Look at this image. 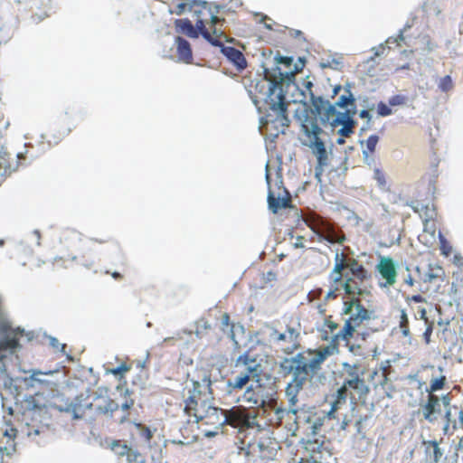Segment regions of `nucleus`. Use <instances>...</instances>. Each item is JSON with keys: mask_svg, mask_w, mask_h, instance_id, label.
Returning a JSON list of instances; mask_svg holds the SVG:
<instances>
[{"mask_svg": "<svg viewBox=\"0 0 463 463\" xmlns=\"http://www.w3.org/2000/svg\"><path fill=\"white\" fill-rule=\"evenodd\" d=\"M439 87L442 91H449L453 88L451 77L447 75L440 79Z\"/></svg>", "mask_w": 463, "mask_h": 463, "instance_id": "obj_40", "label": "nucleus"}, {"mask_svg": "<svg viewBox=\"0 0 463 463\" xmlns=\"http://www.w3.org/2000/svg\"><path fill=\"white\" fill-rule=\"evenodd\" d=\"M82 265L86 266V267H90L92 266L93 264V261H90V262H81Z\"/></svg>", "mask_w": 463, "mask_h": 463, "instance_id": "obj_64", "label": "nucleus"}, {"mask_svg": "<svg viewBox=\"0 0 463 463\" xmlns=\"http://www.w3.org/2000/svg\"><path fill=\"white\" fill-rule=\"evenodd\" d=\"M111 450L115 453L118 457H125L128 452L130 450V447H128L125 442L122 440L117 439L113 440L110 444Z\"/></svg>", "mask_w": 463, "mask_h": 463, "instance_id": "obj_28", "label": "nucleus"}, {"mask_svg": "<svg viewBox=\"0 0 463 463\" xmlns=\"http://www.w3.org/2000/svg\"><path fill=\"white\" fill-rule=\"evenodd\" d=\"M118 404L114 400L110 398H105L103 399L102 404H98L96 406V411L99 414L106 415V416H112L113 412L118 411Z\"/></svg>", "mask_w": 463, "mask_h": 463, "instance_id": "obj_25", "label": "nucleus"}, {"mask_svg": "<svg viewBox=\"0 0 463 463\" xmlns=\"http://www.w3.org/2000/svg\"><path fill=\"white\" fill-rule=\"evenodd\" d=\"M191 383L192 386L185 388L187 396L184 399V412L188 417V422L198 423L213 395L211 374L203 372L199 380H192Z\"/></svg>", "mask_w": 463, "mask_h": 463, "instance_id": "obj_5", "label": "nucleus"}, {"mask_svg": "<svg viewBox=\"0 0 463 463\" xmlns=\"http://www.w3.org/2000/svg\"><path fill=\"white\" fill-rule=\"evenodd\" d=\"M392 365L390 364V361L383 362L379 367L375 368L371 373L370 378L372 380L374 379V377H378V383L380 385H385L387 382L389 381V374L391 373Z\"/></svg>", "mask_w": 463, "mask_h": 463, "instance_id": "obj_24", "label": "nucleus"}, {"mask_svg": "<svg viewBox=\"0 0 463 463\" xmlns=\"http://www.w3.org/2000/svg\"><path fill=\"white\" fill-rule=\"evenodd\" d=\"M424 444L426 445L427 450L430 448L433 449V462L439 463V461L440 460V458L443 455V452L440 449V448L439 447L438 441L429 440V441L424 442Z\"/></svg>", "mask_w": 463, "mask_h": 463, "instance_id": "obj_32", "label": "nucleus"}, {"mask_svg": "<svg viewBox=\"0 0 463 463\" xmlns=\"http://www.w3.org/2000/svg\"><path fill=\"white\" fill-rule=\"evenodd\" d=\"M458 449L463 450V437L460 438L458 444Z\"/></svg>", "mask_w": 463, "mask_h": 463, "instance_id": "obj_62", "label": "nucleus"}, {"mask_svg": "<svg viewBox=\"0 0 463 463\" xmlns=\"http://www.w3.org/2000/svg\"><path fill=\"white\" fill-rule=\"evenodd\" d=\"M125 463H146V458L138 450L133 449L132 448L128 452Z\"/></svg>", "mask_w": 463, "mask_h": 463, "instance_id": "obj_31", "label": "nucleus"}, {"mask_svg": "<svg viewBox=\"0 0 463 463\" xmlns=\"http://www.w3.org/2000/svg\"><path fill=\"white\" fill-rule=\"evenodd\" d=\"M373 177L376 180V182L380 187H385V185H386L385 175L381 169H379V168L374 169Z\"/></svg>", "mask_w": 463, "mask_h": 463, "instance_id": "obj_43", "label": "nucleus"}, {"mask_svg": "<svg viewBox=\"0 0 463 463\" xmlns=\"http://www.w3.org/2000/svg\"><path fill=\"white\" fill-rule=\"evenodd\" d=\"M320 340L328 345L317 349H307L291 359H284L281 367L292 374L285 394L288 402V411L296 415L298 412V394L304 387L319 373L324 362L339 353L341 342L348 344L350 335H344V325L340 326L333 315L326 316L317 327Z\"/></svg>", "mask_w": 463, "mask_h": 463, "instance_id": "obj_1", "label": "nucleus"}, {"mask_svg": "<svg viewBox=\"0 0 463 463\" xmlns=\"http://www.w3.org/2000/svg\"><path fill=\"white\" fill-rule=\"evenodd\" d=\"M194 6H198V10H194L195 13L203 14H208L211 18L212 24L214 26L217 23L220 22V18L216 15L211 14L210 10L205 5V3L200 4L196 1H193L191 3H186L184 0H171L170 3V13L180 15L184 14L187 9L192 10Z\"/></svg>", "mask_w": 463, "mask_h": 463, "instance_id": "obj_13", "label": "nucleus"}, {"mask_svg": "<svg viewBox=\"0 0 463 463\" xmlns=\"http://www.w3.org/2000/svg\"><path fill=\"white\" fill-rule=\"evenodd\" d=\"M42 373L41 372H33L31 375V379L32 381L33 382H39V383H43V381L41 379L38 378V375H41Z\"/></svg>", "mask_w": 463, "mask_h": 463, "instance_id": "obj_56", "label": "nucleus"}, {"mask_svg": "<svg viewBox=\"0 0 463 463\" xmlns=\"http://www.w3.org/2000/svg\"><path fill=\"white\" fill-rule=\"evenodd\" d=\"M458 30H459V33H463V14H462V17H461V20H460V23L458 25Z\"/></svg>", "mask_w": 463, "mask_h": 463, "instance_id": "obj_61", "label": "nucleus"}, {"mask_svg": "<svg viewBox=\"0 0 463 463\" xmlns=\"http://www.w3.org/2000/svg\"><path fill=\"white\" fill-rule=\"evenodd\" d=\"M225 56L232 61L239 71L247 67V61L243 53L234 47H225L222 50Z\"/></svg>", "mask_w": 463, "mask_h": 463, "instance_id": "obj_22", "label": "nucleus"}, {"mask_svg": "<svg viewBox=\"0 0 463 463\" xmlns=\"http://www.w3.org/2000/svg\"><path fill=\"white\" fill-rule=\"evenodd\" d=\"M423 418L429 422L436 420V413L440 412V400L436 394L428 393L427 401L421 407Z\"/></svg>", "mask_w": 463, "mask_h": 463, "instance_id": "obj_18", "label": "nucleus"}, {"mask_svg": "<svg viewBox=\"0 0 463 463\" xmlns=\"http://www.w3.org/2000/svg\"><path fill=\"white\" fill-rule=\"evenodd\" d=\"M371 279V273L355 259L345 260L344 255L337 253L333 269L327 277L328 288L325 301L337 298L343 292L347 299L343 302L342 316L344 320V335H350L351 339L364 321L370 319V311L363 305L360 297L366 289L365 281Z\"/></svg>", "mask_w": 463, "mask_h": 463, "instance_id": "obj_2", "label": "nucleus"}, {"mask_svg": "<svg viewBox=\"0 0 463 463\" xmlns=\"http://www.w3.org/2000/svg\"><path fill=\"white\" fill-rule=\"evenodd\" d=\"M77 257H72L71 259H64L63 257L55 258L53 265L56 269L61 268H70L72 264L77 261Z\"/></svg>", "mask_w": 463, "mask_h": 463, "instance_id": "obj_37", "label": "nucleus"}, {"mask_svg": "<svg viewBox=\"0 0 463 463\" xmlns=\"http://www.w3.org/2000/svg\"><path fill=\"white\" fill-rule=\"evenodd\" d=\"M377 113L381 117H387L392 113V110L387 104L381 101L377 105Z\"/></svg>", "mask_w": 463, "mask_h": 463, "instance_id": "obj_42", "label": "nucleus"}, {"mask_svg": "<svg viewBox=\"0 0 463 463\" xmlns=\"http://www.w3.org/2000/svg\"><path fill=\"white\" fill-rule=\"evenodd\" d=\"M294 245L296 248H304V237L298 236Z\"/></svg>", "mask_w": 463, "mask_h": 463, "instance_id": "obj_54", "label": "nucleus"}, {"mask_svg": "<svg viewBox=\"0 0 463 463\" xmlns=\"http://www.w3.org/2000/svg\"><path fill=\"white\" fill-rule=\"evenodd\" d=\"M458 423L460 427H463V411L462 410H460L458 411Z\"/></svg>", "mask_w": 463, "mask_h": 463, "instance_id": "obj_59", "label": "nucleus"}, {"mask_svg": "<svg viewBox=\"0 0 463 463\" xmlns=\"http://www.w3.org/2000/svg\"><path fill=\"white\" fill-rule=\"evenodd\" d=\"M439 250L443 256L449 257L452 252V246L444 237V235L439 232Z\"/></svg>", "mask_w": 463, "mask_h": 463, "instance_id": "obj_34", "label": "nucleus"}, {"mask_svg": "<svg viewBox=\"0 0 463 463\" xmlns=\"http://www.w3.org/2000/svg\"><path fill=\"white\" fill-rule=\"evenodd\" d=\"M355 110L346 109L343 113H339L335 118L332 120L333 125H342L339 134L342 137H349L354 132V120L353 119Z\"/></svg>", "mask_w": 463, "mask_h": 463, "instance_id": "obj_17", "label": "nucleus"}, {"mask_svg": "<svg viewBox=\"0 0 463 463\" xmlns=\"http://www.w3.org/2000/svg\"><path fill=\"white\" fill-rule=\"evenodd\" d=\"M453 281L451 288L454 293L463 294V266L460 265L458 269L453 272Z\"/></svg>", "mask_w": 463, "mask_h": 463, "instance_id": "obj_27", "label": "nucleus"}, {"mask_svg": "<svg viewBox=\"0 0 463 463\" xmlns=\"http://www.w3.org/2000/svg\"><path fill=\"white\" fill-rule=\"evenodd\" d=\"M222 326L223 331H226L227 328H229L231 332L233 330V325L231 323L230 315L228 313H223L222 316Z\"/></svg>", "mask_w": 463, "mask_h": 463, "instance_id": "obj_46", "label": "nucleus"}, {"mask_svg": "<svg viewBox=\"0 0 463 463\" xmlns=\"http://www.w3.org/2000/svg\"><path fill=\"white\" fill-rule=\"evenodd\" d=\"M111 276H112L115 279H121L123 278V276H122L120 273H118V272H113V273L111 274Z\"/></svg>", "mask_w": 463, "mask_h": 463, "instance_id": "obj_60", "label": "nucleus"}, {"mask_svg": "<svg viewBox=\"0 0 463 463\" xmlns=\"http://www.w3.org/2000/svg\"><path fill=\"white\" fill-rule=\"evenodd\" d=\"M301 129L310 141V146L317 156L318 166L322 168L327 164V152L324 142L319 137L323 129L319 125V118L314 111L305 110Z\"/></svg>", "mask_w": 463, "mask_h": 463, "instance_id": "obj_7", "label": "nucleus"}, {"mask_svg": "<svg viewBox=\"0 0 463 463\" xmlns=\"http://www.w3.org/2000/svg\"><path fill=\"white\" fill-rule=\"evenodd\" d=\"M439 400L442 402L443 405L447 407L450 403V394L447 393L445 395H442V397L439 398Z\"/></svg>", "mask_w": 463, "mask_h": 463, "instance_id": "obj_53", "label": "nucleus"}, {"mask_svg": "<svg viewBox=\"0 0 463 463\" xmlns=\"http://www.w3.org/2000/svg\"><path fill=\"white\" fill-rule=\"evenodd\" d=\"M365 369L359 364H342L340 377L342 385L332 394L331 409L327 413L329 419H336V412L346 403L347 399L354 404L364 402L370 393V387L364 378Z\"/></svg>", "mask_w": 463, "mask_h": 463, "instance_id": "obj_4", "label": "nucleus"}, {"mask_svg": "<svg viewBox=\"0 0 463 463\" xmlns=\"http://www.w3.org/2000/svg\"><path fill=\"white\" fill-rule=\"evenodd\" d=\"M444 419L446 420V423H445V425L443 427V433L444 434H448L450 429L452 430H457L458 423H457V420H452V418H451V410L450 409L446 410L445 414H444Z\"/></svg>", "mask_w": 463, "mask_h": 463, "instance_id": "obj_33", "label": "nucleus"}, {"mask_svg": "<svg viewBox=\"0 0 463 463\" xmlns=\"http://www.w3.org/2000/svg\"><path fill=\"white\" fill-rule=\"evenodd\" d=\"M225 410L208 405L207 410H205L204 413L202 415V420L204 421L206 425H217L222 426L226 424L224 421Z\"/></svg>", "mask_w": 463, "mask_h": 463, "instance_id": "obj_19", "label": "nucleus"}, {"mask_svg": "<svg viewBox=\"0 0 463 463\" xmlns=\"http://www.w3.org/2000/svg\"><path fill=\"white\" fill-rule=\"evenodd\" d=\"M305 85V88H306V90L308 91L309 95H310V100L312 101L313 105L317 107V102L319 101V102H322V98L321 97H316L312 91V88H313V83L311 81H306L304 83Z\"/></svg>", "mask_w": 463, "mask_h": 463, "instance_id": "obj_41", "label": "nucleus"}, {"mask_svg": "<svg viewBox=\"0 0 463 463\" xmlns=\"http://www.w3.org/2000/svg\"><path fill=\"white\" fill-rule=\"evenodd\" d=\"M259 455L263 459H273L279 449V442L269 435L260 437L257 442Z\"/></svg>", "mask_w": 463, "mask_h": 463, "instance_id": "obj_16", "label": "nucleus"}, {"mask_svg": "<svg viewBox=\"0 0 463 463\" xmlns=\"http://www.w3.org/2000/svg\"><path fill=\"white\" fill-rule=\"evenodd\" d=\"M135 426L138 430L139 436L142 439H144L145 441L150 442V440L153 437V434H152L150 429L148 427L143 425L142 423H135Z\"/></svg>", "mask_w": 463, "mask_h": 463, "instance_id": "obj_39", "label": "nucleus"}, {"mask_svg": "<svg viewBox=\"0 0 463 463\" xmlns=\"http://www.w3.org/2000/svg\"><path fill=\"white\" fill-rule=\"evenodd\" d=\"M404 284L411 288L414 286L415 280L411 274L404 279Z\"/></svg>", "mask_w": 463, "mask_h": 463, "instance_id": "obj_51", "label": "nucleus"}, {"mask_svg": "<svg viewBox=\"0 0 463 463\" xmlns=\"http://www.w3.org/2000/svg\"><path fill=\"white\" fill-rule=\"evenodd\" d=\"M298 338L299 333L291 326H288L284 332L272 329L269 334V341L278 345L287 354H290L299 348Z\"/></svg>", "mask_w": 463, "mask_h": 463, "instance_id": "obj_11", "label": "nucleus"}, {"mask_svg": "<svg viewBox=\"0 0 463 463\" xmlns=\"http://www.w3.org/2000/svg\"><path fill=\"white\" fill-rule=\"evenodd\" d=\"M379 137L377 135H371L366 140V150L364 151L365 156L373 154L375 147L378 144Z\"/></svg>", "mask_w": 463, "mask_h": 463, "instance_id": "obj_38", "label": "nucleus"}, {"mask_svg": "<svg viewBox=\"0 0 463 463\" xmlns=\"http://www.w3.org/2000/svg\"><path fill=\"white\" fill-rule=\"evenodd\" d=\"M407 98L403 95H394L389 99L390 106H400L405 104Z\"/></svg>", "mask_w": 463, "mask_h": 463, "instance_id": "obj_44", "label": "nucleus"}, {"mask_svg": "<svg viewBox=\"0 0 463 463\" xmlns=\"http://www.w3.org/2000/svg\"><path fill=\"white\" fill-rule=\"evenodd\" d=\"M15 432H16V430L15 429H11L10 430V432L8 430H5V436H8L9 438L13 439L15 437Z\"/></svg>", "mask_w": 463, "mask_h": 463, "instance_id": "obj_58", "label": "nucleus"}, {"mask_svg": "<svg viewBox=\"0 0 463 463\" xmlns=\"http://www.w3.org/2000/svg\"><path fill=\"white\" fill-rule=\"evenodd\" d=\"M347 425H348L347 421L343 420V422L341 424V429L345 430L346 429Z\"/></svg>", "mask_w": 463, "mask_h": 463, "instance_id": "obj_63", "label": "nucleus"}, {"mask_svg": "<svg viewBox=\"0 0 463 463\" xmlns=\"http://www.w3.org/2000/svg\"><path fill=\"white\" fill-rule=\"evenodd\" d=\"M285 195L278 197L275 196L272 191L269 192L268 194V204L269 210L273 213H277L281 209H286L291 206V196L288 192L284 191Z\"/></svg>", "mask_w": 463, "mask_h": 463, "instance_id": "obj_20", "label": "nucleus"}, {"mask_svg": "<svg viewBox=\"0 0 463 463\" xmlns=\"http://www.w3.org/2000/svg\"><path fill=\"white\" fill-rule=\"evenodd\" d=\"M317 310H318V313L322 316H324V317L326 316V304H318L317 307Z\"/></svg>", "mask_w": 463, "mask_h": 463, "instance_id": "obj_55", "label": "nucleus"}, {"mask_svg": "<svg viewBox=\"0 0 463 463\" xmlns=\"http://www.w3.org/2000/svg\"><path fill=\"white\" fill-rule=\"evenodd\" d=\"M434 329V322H430L427 324V327L423 333V339L426 345H429L430 343V336L432 335Z\"/></svg>", "mask_w": 463, "mask_h": 463, "instance_id": "obj_47", "label": "nucleus"}, {"mask_svg": "<svg viewBox=\"0 0 463 463\" xmlns=\"http://www.w3.org/2000/svg\"><path fill=\"white\" fill-rule=\"evenodd\" d=\"M404 300L407 304L414 303H425L426 298L422 297L420 294L411 295V296H404Z\"/></svg>", "mask_w": 463, "mask_h": 463, "instance_id": "obj_45", "label": "nucleus"}, {"mask_svg": "<svg viewBox=\"0 0 463 463\" xmlns=\"http://www.w3.org/2000/svg\"><path fill=\"white\" fill-rule=\"evenodd\" d=\"M256 420L257 415L242 406H234L230 410H225L224 421L233 428L251 429L256 426L260 428Z\"/></svg>", "mask_w": 463, "mask_h": 463, "instance_id": "obj_10", "label": "nucleus"}, {"mask_svg": "<svg viewBox=\"0 0 463 463\" xmlns=\"http://www.w3.org/2000/svg\"><path fill=\"white\" fill-rule=\"evenodd\" d=\"M419 313H420V319H423L425 321L426 324H429L430 321L429 320V318L427 317V312H426V309L425 308H422L420 307L419 309Z\"/></svg>", "mask_w": 463, "mask_h": 463, "instance_id": "obj_52", "label": "nucleus"}, {"mask_svg": "<svg viewBox=\"0 0 463 463\" xmlns=\"http://www.w3.org/2000/svg\"><path fill=\"white\" fill-rule=\"evenodd\" d=\"M355 99L354 98L351 91L348 90V95H342L339 97L338 100L335 103V106L339 108H345L349 105L354 106Z\"/></svg>", "mask_w": 463, "mask_h": 463, "instance_id": "obj_36", "label": "nucleus"}, {"mask_svg": "<svg viewBox=\"0 0 463 463\" xmlns=\"http://www.w3.org/2000/svg\"><path fill=\"white\" fill-rule=\"evenodd\" d=\"M340 112H337L336 111V109H335V105H331L329 104L328 107L326 108V118L329 120L332 117L334 116H336L339 114Z\"/></svg>", "mask_w": 463, "mask_h": 463, "instance_id": "obj_48", "label": "nucleus"}, {"mask_svg": "<svg viewBox=\"0 0 463 463\" xmlns=\"http://www.w3.org/2000/svg\"><path fill=\"white\" fill-rule=\"evenodd\" d=\"M360 118H367V119H370L371 118V115H370V112L366 109H364L360 112L359 114Z\"/></svg>", "mask_w": 463, "mask_h": 463, "instance_id": "obj_57", "label": "nucleus"}, {"mask_svg": "<svg viewBox=\"0 0 463 463\" xmlns=\"http://www.w3.org/2000/svg\"><path fill=\"white\" fill-rule=\"evenodd\" d=\"M235 368L241 370L236 371V375L228 380L227 390L229 393L247 388L250 380L254 382L259 379L262 373L260 363L250 351H246L235 360Z\"/></svg>", "mask_w": 463, "mask_h": 463, "instance_id": "obj_6", "label": "nucleus"}, {"mask_svg": "<svg viewBox=\"0 0 463 463\" xmlns=\"http://www.w3.org/2000/svg\"><path fill=\"white\" fill-rule=\"evenodd\" d=\"M19 345L18 338L15 335H8L4 339L0 340V351L8 350V349H15ZM4 356H0V366L1 373L0 377H7L6 369L3 363Z\"/></svg>", "mask_w": 463, "mask_h": 463, "instance_id": "obj_23", "label": "nucleus"}, {"mask_svg": "<svg viewBox=\"0 0 463 463\" xmlns=\"http://www.w3.org/2000/svg\"><path fill=\"white\" fill-rule=\"evenodd\" d=\"M376 270L384 279V282L380 284L381 287L388 288L396 283L397 270L392 259L389 257H381L378 264L376 265Z\"/></svg>", "mask_w": 463, "mask_h": 463, "instance_id": "obj_14", "label": "nucleus"}, {"mask_svg": "<svg viewBox=\"0 0 463 463\" xmlns=\"http://www.w3.org/2000/svg\"><path fill=\"white\" fill-rule=\"evenodd\" d=\"M268 398L267 388L264 384L260 383V377L250 383L242 394L244 402L257 408H263L267 403Z\"/></svg>", "mask_w": 463, "mask_h": 463, "instance_id": "obj_12", "label": "nucleus"}, {"mask_svg": "<svg viewBox=\"0 0 463 463\" xmlns=\"http://www.w3.org/2000/svg\"><path fill=\"white\" fill-rule=\"evenodd\" d=\"M274 60L275 67L264 69V77L257 82L255 88L262 94L261 99L269 109L276 115V119L280 125L288 127L290 119L288 108L291 102L287 99L283 88L285 83L288 85L295 75L303 71L306 60L299 57L296 62H293L292 57L282 56L279 53L274 57Z\"/></svg>", "mask_w": 463, "mask_h": 463, "instance_id": "obj_3", "label": "nucleus"}, {"mask_svg": "<svg viewBox=\"0 0 463 463\" xmlns=\"http://www.w3.org/2000/svg\"><path fill=\"white\" fill-rule=\"evenodd\" d=\"M443 274L444 272L440 267L436 269L430 267L428 271L422 277V288H420V291L423 294L430 291H437L439 288L437 282L443 280Z\"/></svg>", "mask_w": 463, "mask_h": 463, "instance_id": "obj_15", "label": "nucleus"}, {"mask_svg": "<svg viewBox=\"0 0 463 463\" xmlns=\"http://www.w3.org/2000/svg\"><path fill=\"white\" fill-rule=\"evenodd\" d=\"M446 383L447 377L445 375H441L439 378L432 379L430 381V386L426 389V392L430 394H435V392L444 389Z\"/></svg>", "mask_w": 463, "mask_h": 463, "instance_id": "obj_29", "label": "nucleus"}, {"mask_svg": "<svg viewBox=\"0 0 463 463\" xmlns=\"http://www.w3.org/2000/svg\"><path fill=\"white\" fill-rule=\"evenodd\" d=\"M131 369V366L128 365L127 363H122L118 366L111 369H108V373H111L115 376L119 375V379L124 378V374L128 372H129Z\"/></svg>", "mask_w": 463, "mask_h": 463, "instance_id": "obj_35", "label": "nucleus"}, {"mask_svg": "<svg viewBox=\"0 0 463 463\" xmlns=\"http://www.w3.org/2000/svg\"><path fill=\"white\" fill-rule=\"evenodd\" d=\"M307 223L320 237V240L330 243H342L345 240L344 234L337 232L333 225L321 216L311 215L307 218Z\"/></svg>", "mask_w": 463, "mask_h": 463, "instance_id": "obj_9", "label": "nucleus"}, {"mask_svg": "<svg viewBox=\"0 0 463 463\" xmlns=\"http://www.w3.org/2000/svg\"><path fill=\"white\" fill-rule=\"evenodd\" d=\"M178 61L186 64L193 62V52L189 42L180 36L175 38Z\"/></svg>", "mask_w": 463, "mask_h": 463, "instance_id": "obj_21", "label": "nucleus"}, {"mask_svg": "<svg viewBox=\"0 0 463 463\" xmlns=\"http://www.w3.org/2000/svg\"><path fill=\"white\" fill-rule=\"evenodd\" d=\"M201 14H198V16ZM175 27L177 33L184 34L189 38H198L201 34L206 41L213 46H222V33H220L216 28L213 29V33L206 28L205 22L203 18L199 17L195 23V26L187 18L176 19L175 21Z\"/></svg>", "mask_w": 463, "mask_h": 463, "instance_id": "obj_8", "label": "nucleus"}, {"mask_svg": "<svg viewBox=\"0 0 463 463\" xmlns=\"http://www.w3.org/2000/svg\"><path fill=\"white\" fill-rule=\"evenodd\" d=\"M50 345H51L52 347L56 348V349H58V348H59V346L61 345V344L59 343V341H58L56 338H54V337H51V338H50ZM65 346H66L65 345H61V348H62V349H64V348H65Z\"/></svg>", "mask_w": 463, "mask_h": 463, "instance_id": "obj_50", "label": "nucleus"}, {"mask_svg": "<svg viewBox=\"0 0 463 463\" xmlns=\"http://www.w3.org/2000/svg\"><path fill=\"white\" fill-rule=\"evenodd\" d=\"M399 328L402 332V335L404 337L411 336V331L409 326V318L406 311L404 309L401 310L400 319H399Z\"/></svg>", "mask_w": 463, "mask_h": 463, "instance_id": "obj_30", "label": "nucleus"}, {"mask_svg": "<svg viewBox=\"0 0 463 463\" xmlns=\"http://www.w3.org/2000/svg\"><path fill=\"white\" fill-rule=\"evenodd\" d=\"M286 413V410L282 408H276L275 409V415H276V422L275 424L280 425L282 419L284 417V414Z\"/></svg>", "mask_w": 463, "mask_h": 463, "instance_id": "obj_49", "label": "nucleus"}, {"mask_svg": "<svg viewBox=\"0 0 463 463\" xmlns=\"http://www.w3.org/2000/svg\"><path fill=\"white\" fill-rule=\"evenodd\" d=\"M132 392L128 388L125 389L123 395L125 398L124 402L121 404V409L125 412V414L120 418L119 423H124L128 420V411L133 408L135 404V400L131 398Z\"/></svg>", "mask_w": 463, "mask_h": 463, "instance_id": "obj_26", "label": "nucleus"}]
</instances>
